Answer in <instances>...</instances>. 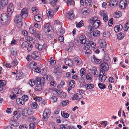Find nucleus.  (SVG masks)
I'll list each match as a JSON object with an SVG mask.
<instances>
[{
    "mask_svg": "<svg viewBox=\"0 0 129 129\" xmlns=\"http://www.w3.org/2000/svg\"><path fill=\"white\" fill-rule=\"evenodd\" d=\"M100 31L98 30H96L93 33V32H91L90 35V37L91 38H93V37H95L99 36L100 35Z\"/></svg>",
    "mask_w": 129,
    "mask_h": 129,
    "instance_id": "14",
    "label": "nucleus"
},
{
    "mask_svg": "<svg viewBox=\"0 0 129 129\" xmlns=\"http://www.w3.org/2000/svg\"><path fill=\"white\" fill-rule=\"evenodd\" d=\"M17 103L19 105H23L24 103V101L22 99L18 98L16 100Z\"/></svg>",
    "mask_w": 129,
    "mask_h": 129,
    "instance_id": "29",
    "label": "nucleus"
},
{
    "mask_svg": "<svg viewBox=\"0 0 129 129\" xmlns=\"http://www.w3.org/2000/svg\"><path fill=\"white\" fill-rule=\"evenodd\" d=\"M60 27L59 30H58V31L57 32V34L58 35H62L65 32L64 30L61 27V26H60Z\"/></svg>",
    "mask_w": 129,
    "mask_h": 129,
    "instance_id": "28",
    "label": "nucleus"
},
{
    "mask_svg": "<svg viewBox=\"0 0 129 129\" xmlns=\"http://www.w3.org/2000/svg\"><path fill=\"white\" fill-rule=\"evenodd\" d=\"M29 66L30 68L33 70L35 69L37 67V64L35 62H31L30 63Z\"/></svg>",
    "mask_w": 129,
    "mask_h": 129,
    "instance_id": "25",
    "label": "nucleus"
},
{
    "mask_svg": "<svg viewBox=\"0 0 129 129\" xmlns=\"http://www.w3.org/2000/svg\"><path fill=\"white\" fill-rule=\"evenodd\" d=\"M98 86L101 89H104L106 88L105 85L103 83H99L98 84Z\"/></svg>",
    "mask_w": 129,
    "mask_h": 129,
    "instance_id": "48",
    "label": "nucleus"
},
{
    "mask_svg": "<svg viewBox=\"0 0 129 129\" xmlns=\"http://www.w3.org/2000/svg\"><path fill=\"white\" fill-rule=\"evenodd\" d=\"M124 34L121 32L118 33L117 36V38L119 40L122 39L124 38Z\"/></svg>",
    "mask_w": 129,
    "mask_h": 129,
    "instance_id": "36",
    "label": "nucleus"
},
{
    "mask_svg": "<svg viewBox=\"0 0 129 129\" xmlns=\"http://www.w3.org/2000/svg\"><path fill=\"white\" fill-rule=\"evenodd\" d=\"M29 110V108H28L24 109L22 112V115L25 117L27 116L28 115H29V114L28 113Z\"/></svg>",
    "mask_w": 129,
    "mask_h": 129,
    "instance_id": "17",
    "label": "nucleus"
},
{
    "mask_svg": "<svg viewBox=\"0 0 129 129\" xmlns=\"http://www.w3.org/2000/svg\"><path fill=\"white\" fill-rule=\"evenodd\" d=\"M23 73L22 72H20L18 73L16 75V79L17 80H19L22 79L23 78Z\"/></svg>",
    "mask_w": 129,
    "mask_h": 129,
    "instance_id": "23",
    "label": "nucleus"
},
{
    "mask_svg": "<svg viewBox=\"0 0 129 129\" xmlns=\"http://www.w3.org/2000/svg\"><path fill=\"white\" fill-rule=\"evenodd\" d=\"M62 116L65 118H68L69 116V115L68 113H64V112L61 113Z\"/></svg>",
    "mask_w": 129,
    "mask_h": 129,
    "instance_id": "55",
    "label": "nucleus"
},
{
    "mask_svg": "<svg viewBox=\"0 0 129 129\" xmlns=\"http://www.w3.org/2000/svg\"><path fill=\"white\" fill-rule=\"evenodd\" d=\"M75 82L74 80H72L70 81L69 83V85L70 87L74 88L75 86Z\"/></svg>",
    "mask_w": 129,
    "mask_h": 129,
    "instance_id": "38",
    "label": "nucleus"
},
{
    "mask_svg": "<svg viewBox=\"0 0 129 129\" xmlns=\"http://www.w3.org/2000/svg\"><path fill=\"white\" fill-rule=\"evenodd\" d=\"M73 0H67V3L68 6H69L71 4H73Z\"/></svg>",
    "mask_w": 129,
    "mask_h": 129,
    "instance_id": "56",
    "label": "nucleus"
},
{
    "mask_svg": "<svg viewBox=\"0 0 129 129\" xmlns=\"http://www.w3.org/2000/svg\"><path fill=\"white\" fill-rule=\"evenodd\" d=\"M1 19L3 23H6L8 20V16L7 14L5 13H3L1 15Z\"/></svg>",
    "mask_w": 129,
    "mask_h": 129,
    "instance_id": "10",
    "label": "nucleus"
},
{
    "mask_svg": "<svg viewBox=\"0 0 129 129\" xmlns=\"http://www.w3.org/2000/svg\"><path fill=\"white\" fill-rule=\"evenodd\" d=\"M18 62L16 59H14L13 60L11 63V65L13 66H16L18 64Z\"/></svg>",
    "mask_w": 129,
    "mask_h": 129,
    "instance_id": "47",
    "label": "nucleus"
},
{
    "mask_svg": "<svg viewBox=\"0 0 129 129\" xmlns=\"http://www.w3.org/2000/svg\"><path fill=\"white\" fill-rule=\"evenodd\" d=\"M51 110L49 109H46L44 111L43 114V119L46 120L50 116Z\"/></svg>",
    "mask_w": 129,
    "mask_h": 129,
    "instance_id": "5",
    "label": "nucleus"
},
{
    "mask_svg": "<svg viewBox=\"0 0 129 129\" xmlns=\"http://www.w3.org/2000/svg\"><path fill=\"white\" fill-rule=\"evenodd\" d=\"M92 1L91 0H85V3L86 5H90Z\"/></svg>",
    "mask_w": 129,
    "mask_h": 129,
    "instance_id": "54",
    "label": "nucleus"
},
{
    "mask_svg": "<svg viewBox=\"0 0 129 129\" xmlns=\"http://www.w3.org/2000/svg\"><path fill=\"white\" fill-rule=\"evenodd\" d=\"M19 15L23 18H26L28 16V11L26 8L23 9L21 11V13Z\"/></svg>",
    "mask_w": 129,
    "mask_h": 129,
    "instance_id": "12",
    "label": "nucleus"
},
{
    "mask_svg": "<svg viewBox=\"0 0 129 129\" xmlns=\"http://www.w3.org/2000/svg\"><path fill=\"white\" fill-rule=\"evenodd\" d=\"M79 41L80 43L84 44L87 43V40L85 36L84 35L80 36L79 38Z\"/></svg>",
    "mask_w": 129,
    "mask_h": 129,
    "instance_id": "13",
    "label": "nucleus"
},
{
    "mask_svg": "<svg viewBox=\"0 0 129 129\" xmlns=\"http://www.w3.org/2000/svg\"><path fill=\"white\" fill-rule=\"evenodd\" d=\"M92 26L93 28H97L101 24L100 21L99 20L96 21L93 23Z\"/></svg>",
    "mask_w": 129,
    "mask_h": 129,
    "instance_id": "16",
    "label": "nucleus"
},
{
    "mask_svg": "<svg viewBox=\"0 0 129 129\" xmlns=\"http://www.w3.org/2000/svg\"><path fill=\"white\" fill-rule=\"evenodd\" d=\"M38 106V104L37 102H35L34 103H33L31 104V107L33 109H36Z\"/></svg>",
    "mask_w": 129,
    "mask_h": 129,
    "instance_id": "49",
    "label": "nucleus"
},
{
    "mask_svg": "<svg viewBox=\"0 0 129 129\" xmlns=\"http://www.w3.org/2000/svg\"><path fill=\"white\" fill-rule=\"evenodd\" d=\"M8 0H2L0 1V7L1 8L6 5L8 3Z\"/></svg>",
    "mask_w": 129,
    "mask_h": 129,
    "instance_id": "20",
    "label": "nucleus"
},
{
    "mask_svg": "<svg viewBox=\"0 0 129 129\" xmlns=\"http://www.w3.org/2000/svg\"><path fill=\"white\" fill-rule=\"evenodd\" d=\"M105 73H103L102 74L100 73V72L99 73L98 76L99 77V80L102 82L104 83L107 78V76L105 75H104Z\"/></svg>",
    "mask_w": 129,
    "mask_h": 129,
    "instance_id": "11",
    "label": "nucleus"
},
{
    "mask_svg": "<svg viewBox=\"0 0 129 129\" xmlns=\"http://www.w3.org/2000/svg\"><path fill=\"white\" fill-rule=\"evenodd\" d=\"M65 64L69 66H72L73 64V62L72 60L70 59H66L65 62Z\"/></svg>",
    "mask_w": 129,
    "mask_h": 129,
    "instance_id": "22",
    "label": "nucleus"
},
{
    "mask_svg": "<svg viewBox=\"0 0 129 129\" xmlns=\"http://www.w3.org/2000/svg\"><path fill=\"white\" fill-rule=\"evenodd\" d=\"M122 25L121 24H120L115 26L114 28V30L115 32L117 33L119 31L121 30L122 29Z\"/></svg>",
    "mask_w": 129,
    "mask_h": 129,
    "instance_id": "19",
    "label": "nucleus"
},
{
    "mask_svg": "<svg viewBox=\"0 0 129 129\" xmlns=\"http://www.w3.org/2000/svg\"><path fill=\"white\" fill-rule=\"evenodd\" d=\"M98 18L96 16H94L92 17L90 20V22L91 23H93L96 21L97 20Z\"/></svg>",
    "mask_w": 129,
    "mask_h": 129,
    "instance_id": "44",
    "label": "nucleus"
},
{
    "mask_svg": "<svg viewBox=\"0 0 129 129\" xmlns=\"http://www.w3.org/2000/svg\"><path fill=\"white\" fill-rule=\"evenodd\" d=\"M19 127L20 129H27V127L26 125L22 124L20 125Z\"/></svg>",
    "mask_w": 129,
    "mask_h": 129,
    "instance_id": "62",
    "label": "nucleus"
},
{
    "mask_svg": "<svg viewBox=\"0 0 129 129\" xmlns=\"http://www.w3.org/2000/svg\"><path fill=\"white\" fill-rule=\"evenodd\" d=\"M60 127L61 129H67L69 126L68 124H61L60 125Z\"/></svg>",
    "mask_w": 129,
    "mask_h": 129,
    "instance_id": "43",
    "label": "nucleus"
},
{
    "mask_svg": "<svg viewBox=\"0 0 129 129\" xmlns=\"http://www.w3.org/2000/svg\"><path fill=\"white\" fill-rule=\"evenodd\" d=\"M40 53L37 51H34L32 53L31 55L32 58L34 60H37L40 58L39 56Z\"/></svg>",
    "mask_w": 129,
    "mask_h": 129,
    "instance_id": "7",
    "label": "nucleus"
},
{
    "mask_svg": "<svg viewBox=\"0 0 129 129\" xmlns=\"http://www.w3.org/2000/svg\"><path fill=\"white\" fill-rule=\"evenodd\" d=\"M88 9L86 8H84L81 10L82 14L84 15H87L88 14Z\"/></svg>",
    "mask_w": 129,
    "mask_h": 129,
    "instance_id": "39",
    "label": "nucleus"
},
{
    "mask_svg": "<svg viewBox=\"0 0 129 129\" xmlns=\"http://www.w3.org/2000/svg\"><path fill=\"white\" fill-rule=\"evenodd\" d=\"M40 79L41 80L40 81L41 82V85H43L45 82V79L43 78H40Z\"/></svg>",
    "mask_w": 129,
    "mask_h": 129,
    "instance_id": "63",
    "label": "nucleus"
},
{
    "mask_svg": "<svg viewBox=\"0 0 129 129\" xmlns=\"http://www.w3.org/2000/svg\"><path fill=\"white\" fill-rule=\"evenodd\" d=\"M47 11V15L49 18H51L53 15V10L51 9H49Z\"/></svg>",
    "mask_w": 129,
    "mask_h": 129,
    "instance_id": "24",
    "label": "nucleus"
},
{
    "mask_svg": "<svg viewBox=\"0 0 129 129\" xmlns=\"http://www.w3.org/2000/svg\"><path fill=\"white\" fill-rule=\"evenodd\" d=\"M85 88H87L88 89H91L94 87V85L92 84H86L84 85Z\"/></svg>",
    "mask_w": 129,
    "mask_h": 129,
    "instance_id": "33",
    "label": "nucleus"
},
{
    "mask_svg": "<svg viewBox=\"0 0 129 129\" xmlns=\"http://www.w3.org/2000/svg\"><path fill=\"white\" fill-rule=\"evenodd\" d=\"M113 23V19L111 18L108 21V24L110 26Z\"/></svg>",
    "mask_w": 129,
    "mask_h": 129,
    "instance_id": "64",
    "label": "nucleus"
},
{
    "mask_svg": "<svg viewBox=\"0 0 129 129\" xmlns=\"http://www.w3.org/2000/svg\"><path fill=\"white\" fill-rule=\"evenodd\" d=\"M69 103V102L68 100H63L61 101L60 105L64 107L68 105Z\"/></svg>",
    "mask_w": 129,
    "mask_h": 129,
    "instance_id": "30",
    "label": "nucleus"
},
{
    "mask_svg": "<svg viewBox=\"0 0 129 129\" xmlns=\"http://www.w3.org/2000/svg\"><path fill=\"white\" fill-rule=\"evenodd\" d=\"M42 16L41 14H38L35 15L34 18L35 20L37 22L41 21L42 20Z\"/></svg>",
    "mask_w": 129,
    "mask_h": 129,
    "instance_id": "18",
    "label": "nucleus"
},
{
    "mask_svg": "<svg viewBox=\"0 0 129 129\" xmlns=\"http://www.w3.org/2000/svg\"><path fill=\"white\" fill-rule=\"evenodd\" d=\"M6 82L4 80H0V91L2 90L3 87L5 85Z\"/></svg>",
    "mask_w": 129,
    "mask_h": 129,
    "instance_id": "26",
    "label": "nucleus"
},
{
    "mask_svg": "<svg viewBox=\"0 0 129 129\" xmlns=\"http://www.w3.org/2000/svg\"><path fill=\"white\" fill-rule=\"evenodd\" d=\"M127 2L126 0H121L119 5L120 8L122 9H125L127 6Z\"/></svg>",
    "mask_w": 129,
    "mask_h": 129,
    "instance_id": "6",
    "label": "nucleus"
},
{
    "mask_svg": "<svg viewBox=\"0 0 129 129\" xmlns=\"http://www.w3.org/2000/svg\"><path fill=\"white\" fill-rule=\"evenodd\" d=\"M91 46L92 48H94L95 47L96 44L93 42L90 41L88 40L87 41V43H86V47L88 49Z\"/></svg>",
    "mask_w": 129,
    "mask_h": 129,
    "instance_id": "8",
    "label": "nucleus"
},
{
    "mask_svg": "<svg viewBox=\"0 0 129 129\" xmlns=\"http://www.w3.org/2000/svg\"><path fill=\"white\" fill-rule=\"evenodd\" d=\"M109 69V66L107 63L106 62L102 63L100 66V72L101 74L105 73V72L107 71Z\"/></svg>",
    "mask_w": 129,
    "mask_h": 129,
    "instance_id": "2",
    "label": "nucleus"
},
{
    "mask_svg": "<svg viewBox=\"0 0 129 129\" xmlns=\"http://www.w3.org/2000/svg\"><path fill=\"white\" fill-rule=\"evenodd\" d=\"M91 72L92 73H93L94 76L95 77H98L99 74V72L97 70L96 68L93 67L91 68Z\"/></svg>",
    "mask_w": 129,
    "mask_h": 129,
    "instance_id": "15",
    "label": "nucleus"
},
{
    "mask_svg": "<svg viewBox=\"0 0 129 129\" xmlns=\"http://www.w3.org/2000/svg\"><path fill=\"white\" fill-rule=\"evenodd\" d=\"M80 73L81 74V76L83 77V75L85 76V69L84 68H82L81 69L80 71Z\"/></svg>",
    "mask_w": 129,
    "mask_h": 129,
    "instance_id": "45",
    "label": "nucleus"
},
{
    "mask_svg": "<svg viewBox=\"0 0 129 129\" xmlns=\"http://www.w3.org/2000/svg\"><path fill=\"white\" fill-rule=\"evenodd\" d=\"M22 99L24 101H26L29 99L28 96L27 95H24L22 96Z\"/></svg>",
    "mask_w": 129,
    "mask_h": 129,
    "instance_id": "50",
    "label": "nucleus"
},
{
    "mask_svg": "<svg viewBox=\"0 0 129 129\" xmlns=\"http://www.w3.org/2000/svg\"><path fill=\"white\" fill-rule=\"evenodd\" d=\"M41 80L40 78L39 77H37L36 78V85H39L41 84V82L40 81Z\"/></svg>",
    "mask_w": 129,
    "mask_h": 129,
    "instance_id": "51",
    "label": "nucleus"
},
{
    "mask_svg": "<svg viewBox=\"0 0 129 129\" xmlns=\"http://www.w3.org/2000/svg\"><path fill=\"white\" fill-rule=\"evenodd\" d=\"M27 50L28 51H30L32 49V44H29L28 46L27 47Z\"/></svg>",
    "mask_w": 129,
    "mask_h": 129,
    "instance_id": "58",
    "label": "nucleus"
},
{
    "mask_svg": "<svg viewBox=\"0 0 129 129\" xmlns=\"http://www.w3.org/2000/svg\"><path fill=\"white\" fill-rule=\"evenodd\" d=\"M111 34L108 31H106L103 33V36L106 38H109L110 37Z\"/></svg>",
    "mask_w": 129,
    "mask_h": 129,
    "instance_id": "41",
    "label": "nucleus"
},
{
    "mask_svg": "<svg viewBox=\"0 0 129 129\" xmlns=\"http://www.w3.org/2000/svg\"><path fill=\"white\" fill-rule=\"evenodd\" d=\"M18 89L17 88H14L13 90L12 93L13 94H15L16 95L18 94Z\"/></svg>",
    "mask_w": 129,
    "mask_h": 129,
    "instance_id": "53",
    "label": "nucleus"
},
{
    "mask_svg": "<svg viewBox=\"0 0 129 129\" xmlns=\"http://www.w3.org/2000/svg\"><path fill=\"white\" fill-rule=\"evenodd\" d=\"M42 89V87L41 84L37 85L35 88V90L36 91H40Z\"/></svg>",
    "mask_w": 129,
    "mask_h": 129,
    "instance_id": "42",
    "label": "nucleus"
},
{
    "mask_svg": "<svg viewBox=\"0 0 129 129\" xmlns=\"http://www.w3.org/2000/svg\"><path fill=\"white\" fill-rule=\"evenodd\" d=\"M115 15H116V16H115L116 17L118 18L121 16L122 13L121 12L119 11L116 13Z\"/></svg>",
    "mask_w": 129,
    "mask_h": 129,
    "instance_id": "61",
    "label": "nucleus"
},
{
    "mask_svg": "<svg viewBox=\"0 0 129 129\" xmlns=\"http://www.w3.org/2000/svg\"><path fill=\"white\" fill-rule=\"evenodd\" d=\"M29 84L31 87L34 86L35 84L34 79H32L30 80L29 82Z\"/></svg>",
    "mask_w": 129,
    "mask_h": 129,
    "instance_id": "46",
    "label": "nucleus"
},
{
    "mask_svg": "<svg viewBox=\"0 0 129 129\" xmlns=\"http://www.w3.org/2000/svg\"><path fill=\"white\" fill-rule=\"evenodd\" d=\"M36 47H37L38 50L40 51H41L42 50L43 48V45L39 44L38 43H37L36 44Z\"/></svg>",
    "mask_w": 129,
    "mask_h": 129,
    "instance_id": "40",
    "label": "nucleus"
},
{
    "mask_svg": "<svg viewBox=\"0 0 129 129\" xmlns=\"http://www.w3.org/2000/svg\"><path fill=\"white\" fill-rule=\"evenodd\" d=\"M29 44L27 41L23 42L21 45V47L22 48H26L28 46Z\"/></svg>",
    "mask_w": 129,
    "mask_h": 129,
    "instance_id": "31",
    "label": "nucleus"
},
{
    "mask_svg": "<svg viewBox=\"0 0 129 129\" xmlns=\"http://www.w3.org/2000/svg\"><path fill=\"white\" fill-rule=\"evenodd\" d=\"M74 60L76 63L78 65L80 64L81 63V59L80 58L75 57L74 58Z\"/></svg>",
    "mask_w": 129,
    "mask_h": 129,
    "instance_id": "27",
    "label": "nucleus"
},
{
    "mask_svg": "<svg viewBox=\"0 0 129 129\" xmlns=\"http://www.w3.org/2000/svg\"><path fill=\"white\" fill-rule=\"evenodd\" d=\"M67 15L68 16L69 18L70 19H73L74 17V15L72 11H70L68 14Z\"/></svg>",
    "mask_w": 129,
    "mask_h": 129,
    "instance_id": "34",
    "label": "nucleus"
},
{
    "mask_svg": "<svg viewBox=\"0 0 129 129\" xmlns=\"http://www.w3.org/2000/svg\"><path fill=\"white\" fill-rule=\"evenodd\" d=\"M26 39L31 43H33L35 41V39L34 38L29 36H27L26 38Z\"/></svg>",
    "mask_w": 129,
    "mask_h": 129,
    "instance_id": "21",
    "label": "nucleus"
},
{
    "mask_svg": "<svg viewBox=\"0 0 129 129\" xmlns=\"http://www.w3.org/2000/svg\"><path fill=\"white\" fill-rule=\"evenodd\" d=\"M107 44L106 42L103 40H101L100 45L102 48H104L106 47Z\"/></svg>",
    "mask_w": 129,
    "mask_h": 129,
    "instance_id": "35",
    "label": "nucleus"
},
{
    "mask_svg": "<svg viewBox=\"0 0 129 129\" xmlns=\"http://www.w3.org/2000/svg\"><path fill=\"white\" fill-rule=\"evenodd\" d=\"M11 54L13 55H16L17 53V51L15 49H12L11 51Z\"/></svg>",
    "mask_w": 129,
    "mask_h": 129,
    "instance_id": "57",
    "label": "nucleus"
},
{
    "mask_svg": "<svg viewBox=\"0 0 129 129\" xmlns=\"http://www.w3.org/2000/svg\"><path fill=\"white\" fill-rule=\"evenodd\" d=\"M29 31L31 34H34L36 32V29L33 27H31L29 28Z\"/></svg>",
    "mask_w": 129,
    "mask_h": 129,
    "instance_id": "37",
    "label": "nucleus"
},
{
    "mask_svg": "<svg viewBox=\"0 0 129 129\" xmlns=\"http://www.w3.org/2000/svg\"><path fill=\"white\" fill-rule=\"evenodd\" d=\"M51 110L49 109H46L44 111L43 114V119L46 120L50 116Z\"/></svg>",
    "mask_w": 129,
    "mask_h": 129,
    "instance_id": "4",
    "label": "nucleus"
},
{
    "mask_svg": "<svg viewBox=\"0 0 129 129\" xmlns=\"http://www.w3.org/2000/svg\"><path fill=\"white\" fill-rule=\"evenodd\" d=\"M14 7L13 6V4L12 3H10L9 6L7 8L8 13L9 15V16H11L12 13L13 11Z\"/></svg>",
    "mask_w": 129,
    "mask_h": 129,
    "instance_id": "9",
    "label": "nucleus"
},
{
    "mask_svg": "<svg viewBox=\"0 0 129 129\" xmlns=\"http://www.w3.org/2000/svg\"><path fill=\"white\" fill-rule=\"evenodd\" d=\"M91 75L90 74H88L86 76V78L88 80H90L91 79Z\"/></svg>",
    "mask_w": 129,
    "mask_h": 129,
    "instance_id": "59",
    "label": "nucleus"
},
{
    "mask_svg": "<svg viewBox=\"0 0 129 129\" xmlns=\"http://www.w3.org/2000/svg\"><path fill=\"white\" fill-rule=\"evenodd\" d=\"M129 28V22H127L125 24L124 28L125 30L126 31Z\"/></svg>",
    "mask_w": 129,
    "mask_h": 129,
    "instance_id": "60",
    "label": "nucleus"
},
{
    "mask_svg": "<svg viewBox=\"0 0 129 129\" xmlns=\"http://www.w3.org/2000/svg\"><path fill=\"white\" fill-rule=\"evenodd\" d=\"M83 21H81L79 23L77 24L76 26L78 27H81L82 26L84 25L83 23H82Z\"/></svg>",
    "mask_w": 129,
    "mask_h": 129,
    "instance_id": "52",
    "label": "nucleus"
},
{
    "mask_svg": "<svg viewBox=\"0 0 129 129\" xmlns=\"http://www.w3.org/2000/svg\"><path fill=\"white\" fill-rule=\"evenodd\" d=\"M22 17L19 15H17L14 19L15 22L16 23L17 26L19 27L21 26L22 24Z\"/></svg>",
    "mask_w": 129,
    "mask_h": 129,
    "instance_id": "3",
    "label": "nucleus"
},
{
    "mask_svg": "<svg viewBox=\"0 0 129 129\" xmlns=\"http://www.w3.org/2000/svg\"><path fill=\"white\" fill-rule=\"evenodd\" d=\"M43 30L48 36H51L53 33V29L52 27L50 25V24L49 23H47L46 24Z\"/></svg>",
    "mask_w": 129,
    "mask_h": 129,
    "instance_id": "1",
    "label": "nucleus"
},
{
    "mask_svg": "<svg viewBox=\"0 0 129 129\" xmlns=\"http://www.w3.org/2000/svg\"><path fill=\"white\" fill-rule=\"evenodd\" d=\"M93 61L96 64H100L101 62V61L100 60L97 58L94 55H93Z\"/></svg>",
    "mask_w": 129,
    "mask_h": 129,
    "instance_id": "32",
    "label": "nucleus"
}]
</instances>
